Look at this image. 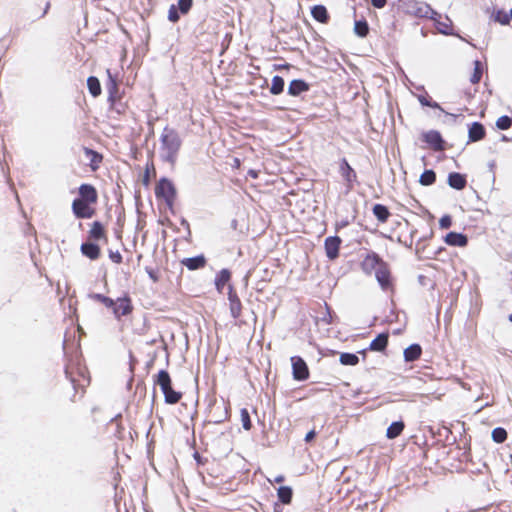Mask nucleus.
I'll use <instances>...</instances> for the list:
<instances>
[{"mask_svg":"<svg viewBox=\"0 0 512 512\" xmlns=\"http://www.w3.org/2000/svg\"><path fill=\"white\" fill-rule=\"evenodd\" d=\"M105 237V230L101 222L95 221L92 223L89 231V238L93 240H100Z\"/></svg>","mask_w":512,"mask_h":512,"instance_id":"c85d7f7f","label":"nucleus"},{"mask_svg":"<svg viewBox=\"0 0 512 512\" xmlns=\"http://www.w3.org/2000/svg\"><path fill=\"white\" fill-rule=\"evenodd\" d=\"M248 175L252 177L253 179H256L258 177V172L255 170H249Z\"/></svg>","mask_w":512,"mask_h":512,"instance_id":"3c124183","label":"nucleus"},{"mask_svg":"<svg viewBox=\"0 0 512 512\" xmlns=\"http://www.w3.org/2000/svg\"><path fill=\"white\" fill-rule=\"evenodd\" d=\"M491 437L496 443H503L507 439V431L502 427H496L492 430Z\"/></svg>","mask_w":512,"mask_h":512,"instance_id":"e433bc0d","label":"nucleus"},{"mask_svg":"<svg viewBox=\"0 0 512 512\" xmlns=\"http://www.w3.org/2000/svg\"><path fill=\"white\" fill-rule=\"evenodd\" d=\"M388 339H389L388 333H380L379 335H377V337L375 339L372 340V342L370 343L369 349L371 351H376V352L384 351L388 345Z\"/></svg>","mask_w":512,"mask_h":512,"instance_id":"4be33fe9","label":"nucleus"},{"mask_svg":"<svg viewBox=\"0 0 512 512\" xmlns=\"http://www.w3.org/2000/svg\"><path fill=\"white\" fill-rule=\"evenodd\" d=\"M452 225V219L449 215H444L439 220V226L442 229H448Z\"/></svg>","mask_w":512,"mask_h":512,"instance_id":"49530a36","label":"nucleus"},{"mask_svg":"<svg viewBox=\"0 0 512 512\" xmlns=\"http://www.w3.org/2000/svg\"><path fill=\"white\" fill-rule=\"evenodd\" d=\"M228 300L231 316L234 319L239 318L241 315L242 304L237 293L234 291L231 285H229Z\"/></svg>","mask_w":512,"mask_h":512,"instance_id":"f8f14e48","label":"nucleus"},{"mask_svg":"<svg viewBox=\"0 0 512 512\" xmlns=\"http://www.w3.org/2000/svg\"><path fill=\"white\" fill-rule=\"evenodd\" d=\"M485 127L480 122H473L468 129V137L470 142H477L485 137Z\"/></svg>","mask_w":512,"mask_h":512,"instance_id":"dca6fc26","label":"nucleus"},{"mask_svg":"<svg viewBox=\"0 0 512 512\" xmlns=\"http://www.w3.org/2000/svg\"><path fill=\"white\" fill-rule=\"evenodd\" d=\"M342 240L338 236H329L325 239V251L329 259L333 260L339 255Z\"/></svg>","mask_w":512,"mask_h":512,"instance_id":"9d476101","label":"nucleus"},{"mask_svg":"<svg viewBox=\"0 0 512 512\" xmlns=\"http://www.w3.org/2000/svg\"><path fill=\"white\" fill-rule=\"evenodd\" d=\"M400 6L405 13L419 18H429L430 15H437V12L429 4L422 1L400 0Z\"/></svg>","mask_w":512,"mask_h":512,"instance_id":"7ed1b4c3","label":"nucleus"},{"mask_svg":"<svg viewBox=\"0 0 512 512\" xmlns=\"http://www.w3.org/2000/svg\"><path fill=\"white\" fill-rule=\"evenodd\" d=\"M375 277L383 290H387L391 286V274L387 263L383 262L375 272Z\"/></svg>","mask_w":512,"mask_h":512,"instance_id":"9b49d317","label":"nucleus"},{"mask_svg":"<svg viewBox=\"0 0 512 512\" xmlns=\"http://www.w3.org/2000/svg\"><path fill=\"white\" fill-rule=\"evenodd\" d=\"M404 427H405V425L402 421L392 422L386 431L387 438L395 439L402 433Z\"/></svg>","mask_w":512,"mask_h":512,"instance_id":"cd10ccee","label":"nucleus"},{"mask_svg":"<svg viewBox=\"0 0 512 512\" xmlns=\"http://www.w3.org/2000/svg\"><path fill=\"white\" fill-rule=\"evenodd\" d=\"M155 382L159 385L164 394V399L167 404H176L180 401L182 393L172 388L171 377L166 370L159 371Z\"/></svg>","mask_w":512,"mask_h":512,"instance_id":"f03ea898","label":"nucleus"},{"mask_svg":"<svg viewBox=\"0 0 512 512\" xmlns=\"http://www.w3.org/2000/svg\"><path fill=\"white\" fill-rule=\"evenodd\" d=\"M311 14L313 18L320 23H327L329 20L328 11L323 5H315L311 10Z\"/></svg>","mask_w":512,"mask_h":512,"instance_id":"393cba45","label":"nucleus"},{"mask_svg":"<svg viewBox=\"0 0 512 512\" xmlns=\"http://www.w3.org/2000/svg\"><path fill=\"white\" fill-rule=\"evenodd\" d=\"M231 273L228 269H222L215 277V286L219 292H222L224 286L230 281Z\"/></svg>","mask_w":512,"mask_h":512,"instance_id":"a878e982","label":"nucleus"},{"mask_svg":"<svg viewBox=\"0 0 512 512\" xmlns=\"http://www.w3.org/2000/svg\"><path fill=\"white\" fill-rule=\"evenodd\" d=\"M79 197L77 199L84 202L95 204L98 200L96 188L91 184H81L78 188Z\"/></svg>","mask_w":512,"mask_h":512,"instance_id":"6e6552de","label":"nucleus"},{"mask_svg":"<svg viewBox=\"0 0 512 512\" xmlns=\"http://www.w3.org/2000/svg\"><path fill=\"white\" fill-rule=\"evenodd\" d=\"M293 378L297 381H304L309 377V369L306 362L300 356L291 357Z\"/></svg>","mask_w":512,"mask_h":512,"instance_id":"0eeeda50","label":"nucleus"},{"mask_svg":"<svg viewBox=\"0 0 512 512\" xmlns=\"http://www.w3.org/2000/svg\"><path fill=\"white\" fill-rule=\"evenodd\" d=\"M114 305L115 306H112L110 309H112V313L117 320H120L123 316L131 314L133 311L132 301L128 295L114 300Z\"/></svg>","mask_w":512,"mask_h":512,"instance_id":"39448f33","label":"nucleus"},{"mask_svg":"<svg viewBox=\"0 0 512 512\" xmlns=\"http://www.w3.org/2000/svg\"><path fill=\"white\" fill-rule=\"evenodd\" d=\"M180 18V11L177 9L176 5L172 4L168 10V19L171 22H177Z\"/></svg>","mask_w":512,"mask_h":512,"instance_id":"37998d69","label":"nucleus"},{"mask_svg":"<svg viewBox=\"0 0 512 512\" xmlns=\"http://www.w3.org/2000/svg\"><path fill=\"white\" fill-rule=\"evenodd\" d=\"M467 184L466 177L458 172H451L448 175V185L456 190H462Z\"/></svg>","mask_w":512,"mask_h":512,"instance_id":"aec40b11","label":"nucleus"},{"mask_svg":"<svg viewBox=\"0 0 512 512\" xmlns=\"http://www.w3.org/2000/svg\"><path fill=\"white\" fill-rule=\"evenodd\" d=\"M284 86H285L284 79L279 75H275L272 78V83L270 86V93L273 95H279L284 91Z\"/></svg>","mask_w":512,"mask_h":512,"instance_id":"7c9ffc66","label":"nucleus"},{"mask_svg":"<svg viewBox=\"0 0 512 512\" xmlns=\"http://www.w3.org/2000/svg\"><path fill=\"white\" fill-rule=\"evenodd\" d=\"M493 19L495 22H498L502 25H507L510 22L509 14H507L504 10H497L494 12Z\"/></svg>","mask_w":512,"mask_h":512,"instance_id":"4c0bfd02","label":"nucleus"},{"mask_svg":"<svg viewBox=\"0 0 512 512\" xmlns=\"http://www.w3.org/2000/svg\"><path fill=\"white\" fill-rule=\"evenodd\" d=\"M193 0H178L176 5L181 14H187L191 9Z\"/></svg>","mask_w":512,"mask_h":512,"instance_id":"79ce46f5","label":"nucleus"},{"mask_svg":"<svg viewBox=\"0 0 512 512\" xmlns=\"http://www.w3.org/2000/svg\"><path fill=\"white\" fill-rule=\"evenodd\" d=\"M423 140L435 151H442L444 149V140L441 134L436 130H430L424 133Z\"/></svg>","mask_w":512,"mask_h":512,"instance_id":"1a4fd4ad","label":"nucleus"},{"mask_svg":"<svg viewBox=\"0 0 512 512\" xmlns=\"http://www.w3.org/2000/svg\"><path fill=\"white\" fill-rule=\"evenodd\" d=\"M109 258H110L114 263H117V264L121 263V261H122V256H121V254H120L118 251H115V252L110 251V253H109Z\"/></svg>","mask_w":512,"mask_h":512,"instance_id":"de8ad7c7","label":"nucleus"},{"mask_svg":"<svg viewBox=\"0 0 512 512\" xmlns=\"http://www.w3.org/2000/svg\"><path fill=\"white\" fill-rule=\"evenodd\" d=\"M418 100L423 106L442 110V108L440 107V105L437 102L431 101V100L427 99L425 96H419Z\"/></svg>","mask_w":512,"mask_h":512,"instance_id":"c03bdc74","label":"nucleus"},{"mask_svg":"<svg viewBox=\"0 0 512 512\" xmlns=\"http://www.w3.org/2000/svg\"><path fill=\"white\" fill-rule=\"evenodd\" d=\"M155 194L157 198H163L167 205L172 206L176 197V189L174 184L167 178H161L156 187Z\"/></svg>","mask_w":512,"mask_h":512,"instance_id":"20e7f679","label":"nucleus"},{"mask_svg":"<svg viewBox=\"0 0 512 512\" xmlns=\"http://www.w3.org/2000/svg\"><path fill=\"white\" fill-rule=\"evenodd\" d=\"M92 203L84 202L75 198L72 202V212L77 219H90L95 214V209L91 207Z\"/></svg>","mask_w":512,"mask_h":512,"instance_id":"423d86ee","label":"nucleus"},{"mask_svg":"<svg viewBox=\"0 0 512 512\" xmlns=\"http://www.w3.org/2000/svg\"><path fill=\"white\" fill-rule=\"evenodd\" d=\"M372 211L376 219L381 223H385L391 215L388 208L383 204H375Z\"/></svg>","mask_w":512,"mask_h":512,"instance_id":"bb28decb","label":"nucleus"},{"mask_svg":"<svg viewBox=\"0 0 512 512\" xmlns=\"http://www.w3.org/2000/svg\"><path fill=\"white\" fill-rule=\"evenodd\" d=\"M87 87L90 92V94L93 97H97L101 94V85L100 81L95 76H90L87 79Z\"/></svg>","mask_w":512,"mask_h":512,"instance_id":"2f4dec72","label":"nucleus"},{"mask_svg":"<svg viewBox=\"0 0 512 512\" xmlns=\"http://www.w3.org/2000/svg\"><path fill=\"white\" fill-rule=\"evenodd\" d=\"M383 262L384 261L379 257L378 254H368L362 263V268L365 273L370 274L373 271L376 272L380 267V264H382Z\"/></svg>","mask_w":512,"mask_h":512,"instance_id":"4468645a","label":"nucleus"},{"mask_svg":"<svg viewBox=\"0 0 512 512\" xmlns=\"http://www.w3.org/2000/svg\"><path fill=\"white\" fill-rule=\"evenodd\" d=\"M436 181V173L429 169L425 170L419 178V182L423 186H429L432 185Z\"/></svg>","mask_w":512,"mask_h":512,"instance_id":"f704fd0d","label":"nucleus"},{"mask_svg":"<svg viewBox=\"0 0 512 512\" xmlns=\"http://www.w3.org/2000/svg\"><path fill=\"white\" fill-rule=\"evenodd\" d=\"M85 153H86L87 156H91V162L92 163L98 164L102 160V156L100 154H98L97 152L93 151L92 149L86 148L85 149Z\"/></svg>","mask_w":512,"mask_h":512,"instance_id":"a18cd8bd","label":"nucleus"},{"mask_svg":"<svg viewBox=\"0 0 512 512\" xmlns=\"http://www.w3.org/2000/svg\"><path fill=\"white\" fill-rule=\"evenodd\" d=\"M386 3H387V0H371L372 6L377 9H381V8L385 7Z\"/></svg>","mask_w":512,"mask_h":512,"instance_id":"09e8293b","label":"nucleus"},{"mask_svg":"<svg viewBox=\"0 0 512 512\" xmlns=\"http://www.w3.org/2000/svg\"><path fill=\"white\" fill-rule=\"evenodd\" d=\"M49 7H50V3L48 2V3H46V7H45L44 12H43V14L41 15V17H43V16L47 13V11H48Z\"/></svg>","mask_w":512,"mask_h":512,"instance_id":"864d4df0","label":"nucleus"},{"mask_svg":"<svg viewBox=\"0 0 512 512\" xmlns=\"http://www.w3.org/2000/svg\"><path fill=\"white\" fill-rule=\"evenodd\" d=\"M512 125V116L509 117L507 115H503L499 117L496 121V127L500 130H507Z\"/></svg>","mask_w":512,"mask_h":512,"instance_id":"58836bf2","label":"nucleus"},{"mask_svg":"<svg viewBox=\"0 0 512 512\" xmlns=\"http://www.w3.org/2000/svg\"><path fill=\"white\" fill-rule=\"evenodd\" d=\"M182 264L189 270H197L205 266L206 258L204 255H197L194 257L184 258Z\"/></svg>","mask_w":512,"mask_h":512,"instance_id":"412c9836","label":"nucleus"},{"mask_svg":"<svg viewBox=\"0 0 512 512\" xmlns=\"http://www.w3.org/2000/svg\"><path fill=\"white\" fill-rule=\"evenodd\" d=\"M481 77H482L481 63H480V61L476 60L474 62V72L470 78V81L473 84H477L481 80Z\"/></svg>","mask_w":512,"mask_h":512,"instance_id":"ea45409f","label":"nucleus"},{"mask_svg":"<svg viewBox=\"0 0 512 512\" xmlns=\"http://www.w3.org/2000/svg\"><path fill=\"white\" fill-rule=\"evenodd\" d=\"M316 436V431L314 429L310 430L306 436H305V441L306 442H311Z\"/></svg>","mask_w":512,"mask_h":512,"instance_id":"8fccbe9b","label":"nucleus"},{"mask_svg":"<svg viewBox=\"0 0 512 512\" xmlns=\"http://www.w3.org/2000/svg\"><path fill=\"white\" fill-rule=\"evenodd\" d=\"M182 145L179 133L168 126L163 129L160 136L159 157L170 165H174Z\"/></svg>","mask_w":512,"mask_h":512,"instance_id":"f257e3e1","label":"nucleus"},{"mask_svg":"<svg viewBox=\"0 0 512 512\" xmlns=\"http://www.w3.org/2000/svg\"><path fill=\"white\" fill-rule=\"evenodd\" d=\"M509 17H510V20H511V19H512V9H511V11H510V15H509Z\"/></svg>","mask_w":512,"mask_h":512,"instance_id":"13d9d810","label":"nucleus"},{"mask_svg":"<svg viewBox=\"0 0 512 512\" xmlns=\"http://www.w3.org/2000/svg\"><path fill=\"white\" fill-rule=\"evenodd\" d=\"M339 168L341 176L346 181L347 186L351 187L352 183L356 181L357 178L355 170L350 166V164L345 158L341 160Z\"/></svg>","mask_w":512,"mask_h":512,"instance_id":"2eb2a0df","label":"nucleus"},{"mask_svg":"<svg viewBox=\"0 0 512 512\" xmlns=\"http://www.w3.org/2000/svg\"><path fill=\"white\" fill-rule=\"evenodd\" d=\"M283 481H284V476L283 475H278L273 480V482H275V483H282Z\"/></svg>","mask_w":512,"mask_h":512,"instance_id":"603ef678","label":"nucleus"},{"mask_svg":"<svg viewBox=\"0 0 512 512\" xmlns=\"http://www.w3.org/2000/svg\"><path fill=\"white\" fill-rule=\"evenodd\" d=\"M502 140H503V141H507V140H508V138H507L506 136H504V135H503V136H502Z\"/></svg>","mask_w":512,"mask_h":512,"instance_id":"4d7b16f0","label":"nucleus"},{"mask_svg":"<svg viewBox=\"0 0 512 512\" xmlns=\"http://www.w3.org/2000/svg\"><path fill=\"white\" fill-rule=\"evenodd\" d=\"M88 297L91 300H94V301L102 303L105 307H107L109 309L112 306H115L114 305V300L112 298L108 297V296L103 295V294H100V293H90L88 295Z\"/></svg>","mask_w":512,"mask_h":512,"instance_id":"72a5a7b5","label":"nucleus"},{"mask_svg":"<svg viewBox=\"0 0 512 512\" xmlns=\"http://www.w3.org/2000/svg\"><path fill=\"white\" fill-rule=\"evenodd\" d=\"M240 417H241V422H242V426L245 430H250L251 427H252V423H251V420H250V415H249V412L246 408H242L241 411H240Z\"/></svg>","mask_w":512,"mask_h":512,"instance_id":"a19ab883","label":"nucleus"},{"mask_svg":"<svg viewBox=\"0 0 512 512\" xmlns=\"http://www.w3.org/2000/svg\"><path fill=\"white\" fill-rule=\"evenodd\" d=\"M429 18L434 21L439 33L443 35H454L452 21L448 16L445 17V21H441V15L437 12V15H430Z\"/></svg>","mask_w":512,"mask_h":512,"instance_id":"ddd939ff","label":"nucleus"},{"mask_svg":"<svg viewBox=\"0 0 512 512\" xmlns=\"http://www.w3.org/2000/svg\"><path fill=\"white\" fill-rule=\"evenodd\" d=\"M354 32L359 37H365L369 33V26L366 20H356L354 24Z\"/></svg>","mask_w":512,"mask_h":512,"instance_id":"c9c22d12","label":"nucleus"},{"mask_svg":"<svg viewBox=\"0 0 512 512\" xmlns=\"http://www.w3.org/2000/svg\"><path fill=\"white\" fill-rule=\"evenodd\" d=\"M422 348L419 344H411L404 350V359L406 362H413L420 358Z\"/></svg>","mask_w":512,"mask_h":512,"instance_id":"b1692460","label":"nucleus"},{"mask_svg":"<svg viewBox=\"0 0 512 512\" xmlns=\"http://www.w3.org/2000/svg\"><path fill=\"white\" fill-rule=\"evenodd\" d=\"M309 90V84L302 79H294L288 86V94L291 96H299L301 93Z\"/></svg>","mask_w":512,"mask_h":512,"instance_id":"a211bd4d","label":"nucleus"},{"mask_svg":"<svg viewBox=\"0 0 512 512\" xmlns=\"http://www.w3.org/2000/svg\"><path fill=\"white\" fill-rule=\"evenodd\" d=\"M509 320L512 322V313L509 316Z\"/></svg>","mask_w":512,"mask_h":512,"instance_id":"bf43d9fd","label":"nucleus"},{"mask_svg":"<svg viewBox=\"0 0 512 512\" xmlns=\"http://www.w3.org/2000/svg\"><path fill=\"white\" fill-rule=\"evenodd\" d=\"M83 255L91 260H96L100 256V247L93 242H85L81 245Z\"/></svg>","mask_w":512,"mask_h":512,"instance_id":"5701e85b","label":"nucleus"},{"mask_svg":"<svg viewBox=\"0 0 512 512\" xmlns=\"http://www.w3.org/2000/svg\"><path fill=\"white\" fill-rule=\"evenodd\" d=\"M182 225H185V226H187L189 228V224H188V222L185 219L182 220Z\"/></svg>","mask_w":512,"mask_h":512,"instance_id":"6e6d98bb","label":"nucleus"},{"mask_svg":"<svg viewBox=\"0 0 512 512\" xmlns=\"http://www.w3.org/2000/svg\"><path fill=\"white\" fill-rule=\"evenodd\" d=\"M445 242L450 246L464 247L468 243V238L463 233L449 232L445 236Z\"/></svg>","mask_w":512,"mask_h":512,"instance_id":"f3484780","label":"nucleus"},{"mask_svg":"<svg viewBox=\"0 0 512 512\" xmlns=\"http://www.w3.org/2000/svg\"><path fill=\"white\" fill-rule=\"evenodd\" d=\"M339 361L345 366H355L359 363V357L354 353L344 352L340 354Z\"/></svg>","mask_w":512,"mask_h":512,"instance_id":"473e14b6","label":"nucleus"},{"mask_svg":"<svg viewBox=\"0 0 512 512\" xmlns=\"http://www.w3.org/2000/svg\"><path fill=\"white\" fill-rule=\"evenodd\" d=\"M108 81L106 82V89L108 92V100L114 102L117 98L118 84L116 77L111 73L110 69H107Z\"/></svg>","mask_w":512,"mask_h":512,"instance_id":"6ab92c4d","label":"nucleus"},{"mask_svg":"<svg viewBox=\"0 0 512 512\" xmlns=\"http://www.w3.org/2000/svg\"><path fill=\"white\" fill-rule=\"evenodd\" d=\"M277 495L283 504H290L293 497V490L290 486H281L277 490Z\"/></svg>","mask_w":512,"mask_h":512,"instance_id":"c756f323","label":"nucleus"},{"mask_svg":"<svg viewBox=\"0 0 512 512\" xmlns=\"http://www.w3.org/2000/svg\"><path fill=\"white\" fill-rule=\"evenodd\" d=\"M148 180H149L148 171H146L145 176H144V183H147Z\"/></svg>","mask_w":512,"mask_h":512,"instance_id":"5fc2aeb1","label":"nucleus"}]
</instances>
